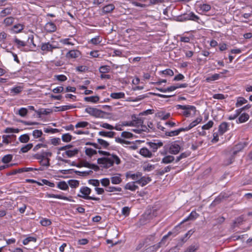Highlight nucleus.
Instances as JSON below:
<instances>
[{"label": "nucleus", "mask_w": 252, "mask_h": 252, "mask_svg": "<svg viewBox=\"0 0 252 252\" xmlns=\"http://www.w3.org/2000/svg\"><path fill=\"white\" fill-rule=\"evenodd\" d=\"M85 112L91 116L96 118H104L106 114L104 111L96 108L88 106L85 110Z\"/></svg>", "instance_id": "obj_1"}, {"label": "nucleus", "mask_w": 252, "mask_h": 252, "mask_svg": "<svg viewBox=\"0 0 252 252\" xmlns=\"http://www.w3.org/2000/svg\"><path fill=\"white\" fill-rule=\"evenodd\" d=\"M97 163L102 164L104 168H108L114 165V161L110 158H101L97 159Z\"/></svg>", "instance_id": "obj_2"}, {"label": "nucleus", "mask_w": 252, "mask_h": 252, "mask_svg": "<svg viewBox=\"0 0 252 252\" xmlns=\"http://www.w3.org/2000/svg\"><path fill=\"white\" fill-rule=\"evenodd\" d=\"M176 108L177 109H183L185 111L183 112V115L186 117H188L190 115V110L194 111L195 112L196 111V108L195 106L192 105H177Z\"/></svg>", "instance_id": "obj_3"}, {"label": "nucleus", "mask_w": 252, "mask_h": 252, "mask_svg": "<svg viewBox=\"0 0 252 252\" xmlns=\"http://www.w3.org/2000/svg\"><path fill=\"white\" fill-rule=\"evenodd\" d=\"M147 144L149 146L152 152H155L158 148L162 146L163 143L161 141L154 140L153 142H147Z\"/></svg>", "instance_id": "obj_4"}, {"label": "nucleus", "mask_w": 252, "mask_h": 252, "mask_svg": "<svg viewBox=\"0 0 252 252\" xmlns=\"http://www.w3.org/2000/svg\"><path fill=\"white\" fill-rule=\"evenodd\" d=\"M80 191L83 195L78 194V196L85 199H89V197H91L89 194L91 192V189L87 187H82Z\"/></svg>", "instance_id": "obj_5"}, {"label": "nucleus", "mask_w": 252, "mask_h": 252, "mask_svg": "<svg viewBox=\"0 0 252 252\" xmlns=\"http://www.w3.org/2000/svg\"><path fill=\"white\" fill-rule=\"evenodd\" d=\"M79 150L75 148L72 150H68L62 154L63 158H72L78 154Z\"/></svg>", "instance_id": "obj_6"}, {"label": "nucleus", "mask_w": 252, "mask_h": 252, "mask_svg": "<svg viewBox=\"0 0 252 252\" xmlns=\"http://www.w3.org/2000/svg\"><path fill=\"white\" fill-rule=\"evenodd\" d=\"M58 47L54 46L50 43V42L43 43L41 46V49L42 51L46 52H52L54 49H57Z\"/></svg>", "instance_id": "obj_7"}, {"label": "nucleus", "mask_w": 252, "mask_h": 252, "mask_svg": "<svg viewBox=\"0 0 252 252\" xmlns=\"http://www.w3.org/2000/svg\"><path fill=\"white\" fill-rule=\"evenodd\" d=\"M180 150V146L176 143H174L170 145L169 149V152L171 154L176 155L179 153Z\"/></svg>", "instance_id": "obj_8"}, {"label": "nucleus", "mask_w": 252, "mask_h": 252, "mask_svg": "<svg viewBox=\"0 0 252 252\" xmlns=\"http://www.w3.org/2000/svg\"><path fill=\"white\" fill-rule=\"evenodd\" d=\"M81 55V53L77 50H72L68 52L65 57L68 59H76L79 57Z\"/></svg>", "instance_id": "obj_9"}, {"label": "nucleus", "mask_w": 252, "mask_h": 252, "mask_svg": "<svg viewBox=\"0 0 252 252\" xmlns=\"http://www.w3.org/2000/svg\"><path fill=\"white\" fill-rule=\"evenodd\" d=\"M44 29L47 32H53L57 30L56 25L51 22H48L44 26Z\"/></svg>", "instance_id": "obj_10"}, {"label": "nucleus", "mask_w": 252, "mask_h": 252, "mask_svg": "<svg viewBox=\"0 0 252 252\" xmlns=\"http://www.w3.org/2000/svg\"><path fill=\"white\" fill-rule=\"evenodd\" d=\"M24 25L21 24H17L14 25L10 29L12 32L18 33L21 32L24 29Z\"/></svg>", "instance_id": "obj_11"}, {"label": "nucleus", "mask_w": 252, "mask_h": 252, "mask_svg": "<svg viewBox=\"0 0 252 252\" xmlns=\"http://www.w3.org/2000/svg\"><path fill=\"white\" fill-rule=\"evenodd\" d=\"M46 196L48 198L52 197V198H55L66 200H68L69 201H73V200L71 199V197H68L63 196H62L61 195H59V194H50V193H47L46 194Z\"/></svg>", "instance_id": "obj_12"}, {"label": "nucleus", "mask_w": 252, "mask_h": 252, "mask_svg": "<svg viewBox=\"0 0 252 252\" xmlns=\"http://www.w3.org/2000/svg\"><path fill=\"white\" fill-rule=\"evenodd\" d=\"M228 124L223 122L220 124L219 127V132L220 135H223L228 129Z\"/></svg>", "instance_id": "obj_13"}, {"label": "nucleus", "mask_w": 252, "mask_h": 252, "mask_svg": "<svg viewBox=\"0 0 252 252\" xmlns=\"http://www.w3.org/2000/svg\"><path fill=\"white\" fill-rule=\"evenodd\" d=\"M136 184H137L136 181L129 182L125 185L124 188L125 189L135 191L138 188V187L136 185Z\"/></svg>", "instance_id": "obj_14"}, {"label": "nucleus", "mask_w": 252, "mask_h": 252, "mask_svg": "<svg viewBox=\"0 0 252 252\" xmlns=\"http://www.w3.org/2000/svg\"><path fill=\"white\" fill-rule=\"evenodd\" d=\"M52 110L50 109H43L41 108L38 110H35V112L38 115V118H40L42 115H48L52 112Z\"/></svg>", "instance_id": "obj_15"}, {"label": "nucleus", "mask_w": 252, "mask_h": 252, "mask_svg": "<svg viewBox=\"0 0 252 252\" xmlns=\"http://www.w3.org/2000/svg\"><path fill=\"white\" fill-rule=\"evenodd\" d=\"M246 146V143H240L236 145L233 149V155L235 156Z\"/></svg>", "instance_id": "obj_16"}, {"label": "nucleus", "mask_w": 252, "mask_h": 252, "mask_svg": "<svg viewBox=\"0 0 252 252\" xmlns=\"http://www.w3.org/2000/svg\"><path fill=\"white\" fill-rule=\"evenodd\" d=\"M139 153L142 156L145 158H151L152 157V153L150 151L148 148L143 147L140 150Z\"/></svg>", "instance_id": "obj_17"}, {"label": "nucleus", "mask_w": 252, "mask_h": 252, "mask_svg": "<svg viewBox=\"0 0 252 252\" xmlns=\"http://www.w3.org/2000/svg\"><path fill=\"white\" fill-rule=\"evenodd\" d=\"M199 216V214H197L195 211H192L190 215L185 219H184L180 224L184 223L188 220H192L196 219Z\"/></svg>", "instance_id": "obj_18"}, {"label": "nucleus", "mask_w": 252, "mask_h": 252, "mask_svg": "<svg viewBox=\"0 0 252 252\" xmlns=\"http://www.w3.org/2000/svg\"><path fill=\"white\" fill-rule=\"evenodd\" d=\"M13 8L12 6L5 8L4 9L1 11L0 13V16L2 17H4L6 16L7 15L11 14L13 11Z\"/></svg>", "instance_id": "obj_19"}, {"label": "nucleus", "mask_w": 252, "mask_h": 252, "mask_svg": "<svg viewBox=\"0 0 252 252\" xmlns=\"http://www.w3.org/2000/svg\"><path fill=\"white\" fill-rule=\"evenodd\" d=\"M199 249L198 244H192L189 246L184 252H196Z\"/></svg>", "instance_id": "obj_20"}, {"label": "nucleus", "mask_w": 252, "mask_h": 252, "mask_svg": "<svg viewBox=\"0 0 252 252\" xmlns=\"http://www.w3.org/2000/svg\"><path fill=\"white\" fill-rule=\"evenodd\" d=\"M15 18L13 17L9 16L5 18L3 21V24L5 27L11 26L14 22Z\"/></svg>", "instance_id": "obj_21"}, {"label": "nucleus", "mask_w": 252, "mask_h": 252, "mask_svg": "<svg viewBox=\"0 0 252 252\" xmlns=\"http://www.w3.org/2000/svg\"><path fill=\"white\" fill-rule=\"evenodd\" d=\"M98 134L100 136L104 137H107L109 138H112L114 137L116 134V132L114 131H100L98 132Z\"/></svg>", "instance_id": "obj_22"}, {"label": "nucleus", "mask_w": 252, "mask_h": 252, "mask_svg": "<svg viewBox=\"0 0 252 252\" xmlns=\"http://www.w3.org/2000/svg\"><path fill=\"white\" fill-rule=\"evenodd\" d=\"M97 141L101 148H103L104 149H109L110 144L108 142L100 138L97 139Z\"/></svg>", "instance_id": "obj_23"}, {"label": "nucleus", "mask_w": 252, "mask_h": 252, "mask_svg": "<svg viewBox=\"0 0 252 252\" xmlns=\"http://www.w3.org/2000/svg\"><path fill=\"white\" fill-rule=\"evenodd\" d=\"M84 100L87 102L95 103L99 100V97L97 95L85 97Z\"/></svg>", "instance_id": "obj_24"}, {"label": "nucleus", "mask_w": 252, "mask_h": 252, "mask_svg": "<svg viewBox=\"0 0 252 252\" xmlns=\"http://www.w3.org/2000/svg\"><path fill=\"white\" fill-rule=\"evenodd\" d=\"M110 96L114 99L124 98L125 94L123 92L113 93L111 94Z\"/></svg>", "instance_id": "obj_25"}, {"label": "nucleus", "mask_w": 252, "mask_h": 252, "mask_svg": "<svg viewBox=\"0 0 252 252\" xmlns=\"http://www.w3.org/2000/svg\"><path fill=\"white\" fill-rule=\"evenodd\" d=\"M175 159V158L173 156L168 155L165 156L162 159L161 163L168 164L172 162Z\"/></svg>", "instance_id": "obj_26"}, {"label": "nucleus", "mask_w": 252, "mask_h": 252, "mask_svg": "<svg viewBox=\"0 0 252 252\" xmlns=\"http://www.w3.org/2000/svg\"><path fill=\"white\" fill-rule=\"evenodd\" d=\"M243 221V218L242 217H239L236 218L233 222V224L231 226L232 228L238 226L242 223Z\"/></svg>", "instance_id": "obj_27"}, {"label": "nucleus", "mask_w": 252, "mask_h": 252, "mask_svg": "<svg viewBox=\"0 0 252 252\" xmlns=\"http://www.w3.org/2000/svg\"><path fill=\"white\" fill-rule=\"evenodd\" d=\"M115 8V6L112 4H108L103 7L102 10L105 13H108L112 12Z\"/></svg>", "instance_id": "obj_28"}, {"label": "nucleus", "mask_w": 252, "mask_h": 252, "mask_svg": "<svg viewBox=\"0 0 252 252\" xmlns=\"http://www.w3.org/2000/svg\"><path fill=\"white\" fill-rule=\"evenodd\" d=\"M142 174L140 172H137L136 174H130V173H126V177L127 178L130 177L133 180H138V179L141 177Z\"/></svg>", "instance_id": "obj_29"}, {"label": "nucleus", "mask_w": 252, "mask_h": 252, "mask_svg": "<svg viewBox=\"0 0 252 252\" xmlns=\"http://www.w3.org/2000/svg\"><path fill=\"white\" fill-rule=\"evenodd\" d=\"M160 247V243L149 247L146 249L147 252H156Z\"/></svg>", "instance_id": "obj_30"}, {"label": "nucleus", "mask_w": 252, "mask_h": 252, "mask_svg": "<svg viewBox=\"0 0 252 252\" xmlns=\"http://www.w3.org/2000/svg\"><path fill=\"white\" fill-rule=\"evenodd\" d=\"M75 106L70 105H64L60 107H55L56 109H58L57 110H55V111H64L70 109H72L75 108Z\"/></svg>", "instance_id": "obj_31"}, {"label": "nucleus", "mask_w": 252, "mask_h": 252, "mask_svg": "<svg viewBox=\"0 0 252 252\" xmlns=\"http://www.w3.org/2000/svg\"><path fill=\"white\" fill-rule=\"evenodd\" d=\"M85 153L89 157H92L94 155H95L97 153V152L92 148H85Z\"/></svg>", "instance_id": "obj_32"}, {"label": "nucleus", "mask_w": 252, "mask_h": 252, "mask_svg": "<svg viewBox=\"0 0 252 252\" xmlns=\"http://www.w3.org/2000/svg\"><path fill=\"white\" fill-rule=\"evenodd\" d=\"M132 117H134L133 121L134 123V126H141L143 124V120L141 118H137L135 116H132Z\"/></svg>", "instance_id": "obj_33"}, {"label": "nucleus", "mask_w": 252, "mask_h": 252, "mask_svg": "<svg viewBox=\"0 0 252 252\" xmlns=\"http://www.w3.org/2000/svg\"><path fill=\"white\" fill-rule=\"evenodd\" d=\"M33 147V145L32 143H29L26 145L24 146L21 148L20 153H25L31 150Z\"/></svg>", "instance_id": "obj_34"}, {"label": "nucleus", "mask_w": 252, "mask_h": 252, "mask_svg": "<svg viewBox=\"0 0 252 252\" xmlns=\"http://www.w3.org/2000/svg\"><path fill=\"white\" fill-rule=\"evenodd\" d=\"M57 187L61 189L62 190H67L68 189V185L66 183L65 181H61L58 183L57 185Z\"/></svg>", "instance_id": "obj_35"}, {"label": "nucleus", "mask_w": 252, "mask_h": 252, "mask_svg": "<svg viewBox=\"0 0 252 252\" xmlns=\"http://www.w3.org/2000/svg\"><path fill=\"white\" fill-rule=\"evenodd\" d=\"M248 102L247 100L243 97H239L238 98L236 106L237 107L242 106L243 104L246 103Z\"/></svg>", "instance_id": "obj_36"}, {"label": "nucleus", "mask_w": 252, "mask_h": 252, "mask_svg": "<svg viewBox=\"0 0 252 252\" xmlns=\"http://www.w3.org/2000/svg\"><path fill=\"white\" fill-rule=\"evenodd\" d=\"M14 43L16 44L18 48H20L21 47H25L26 45V43L23 41L15 38L14 40Z\"/></svg>", "instance_id": "obj_37"}, {"label": "nucleus", "mask_w": 252, "mask_h": 252, "mask_svg": "<svg viewBox=\"0 0 252 252\" xmlns=\"http://www.w3.org/2000/svg\"><path fill=\"white\" fill-rule=\"evenodd\" d=\"M249 119V116L248 114L243 113L239 118L238 121L240 123L246 122Z\"/></svg>", "instance_id": "obj_38"}, {"label": "nucleus", "mask_w": 252, "mask_h": 252, "mask_svg": "<svg viewBox=\"0 0 252 252\" xmlns=\"http://www.w3.org/2000/svg\"><path fill=\"white\" fill-rule=\"evenodd\" d=\"M34 36L32 34L30 35L28 39V44L31 48L36 47V45L34 44L33 41Z\"/></svg>", "instance_id": "obj_39"}, {"label": "nucleus", "mask_w": 252, "mask_h": 252, "mask_svg": "<svg viewBox=\"0 0 252 252\" xmlns=\"http://www.w3.org/2000/svg\"><path fill=\"white\" fill-rule=\"evenodd\" d=\"M19 140L21 143H27L30 140V137L27 134H25L21 135Z\"/></svg>", "instance_id": "obj_40"}, {"label": "nucleus", "mask_w": 252, "mask_h": 252, "mask_svg": "<svg viewBox=\"0 0 252 252\" xmlns=\"http://www.w3.org/2000/svg\"><path fill=\"white\" fill-rule=\"evenodd\" d=\"M188 240V238L187 237H185V236L184 235V237H182L179 241L178 243H177V245L176 246L177 247L180 249L184 243H185L187 240Z\"/></svg>", "instance_id": "obj_41"}, {"label": "nucleus", "mask_w": 252, "mask_h": 252, "mask_svg": "<svg viewBox=\"0 0 252 252\" xmlns=\"http://www.w3.org/2000/svg\"><path fill=\"white\" fill-rule=\"evenodd\" d=\"M23 90V87L21 86H17L12 88L10 90L11 93H14V94H17L20 93Z\"/></svg>", "instance_id": "obj_42"}, {"label": "nucleus", "mask_w": 252, "mask_h": 252, "mask_svg": "<svg viewBox=\"0 0 252 252\" xmlns=\"http://www.w3.org/2000/svg\"><path fill=\"white\" fill-rule=\"evenodd\" d=\"M12 155H6L2 158L1 161L3 163H8L12 160Z\"/></svg>", "instance_id": "obj_43"}, {"label": "nucleus", "mask_w": 252, "mask_h": 252, "mask_svg": "<svg viewBox=\"0 0 252 252\" xmlns=\"http://www.w3.org/2000/svg\"><path fill=\"white\" fill-rule=\"evenodd\" d=\"M39 163L41 166L48 167L50 165V159L49 158L41 159L39 161Z\"/></svg>", "instance_id": "obj_44"}, {"label": "nucleus", "mask_w": 252, "mask_h": 252, "mask_svg": "<svg viewBox=\"0 0 252 252\" xmlns=\"http://www.w3.org/2000/svg\"><path fill=\"white\" fill-rule=\"evenodd\" d=\"M111 181L113 184H119L122 180L119 176H113L111 178Z\"/></svg>", "instance_id": "obj_45"}, {"label": "nucleus", "mask_w": 252, "mask_h": 252, "mask_svg": "<svg viewBox=\"0 0 252 252\" xmlns=\"http://www.w3.org/2000/svg\"><path fill=\"white\" fill-rule=\"evenodd\" d=\"M62 138L63 142H69L72 139V136L69 133H66L62 135Z\"/></svg>", "instance_id": "obj_46"}, {"label": "nucleus", "mask_w": 252, "mask_h": 252, "mask_svg": "<svg viewBox=\"0 0 252 252\" xmlns=\"http://www.w3.org/2000/svg\"><path fill=\"white\" fill-rule=\"evenodd\" d=\"M110 68L108 65L101 66L99 68V71L101 73H105L109 72Z\"/></svg>", "instance_id": "obj_47"}, {"label": "nucleus", "mask_w": 252, "mask_h": 252, "mask_svg": "<svg viewBox=\"0 0 252 252\" xmlns=\"http://www.w3.org/2000/svg\"><path fill=\"white\" fill-rule=\"evenodd\" d=\"M220 74L216 73L209 77H207L206 78V81L207 82H209L211 81L217 80L219 79L220 78Z\"/></svg>", "instance_id": "obj_48"}, {"label": "nucleus", "mask_w": 252, "mask_h": 252, "mask_svg": "<svg viewBox=\"0 0 252 252\" xmlns=\"http://www.w3.org/2000/svg\"><path fill=\"white\" fill-rule=\"evenodd\" d=\"M202 120V119L201 117L197 118L196 119V120H195L194 121L192 122L189 125V127H191V128H193V127L196 126L197 124H199L201 122Z\"/></svg>", "instance_id": "obj_49"}, {"label": "nucleus", "mask_w": 252, "mask_h": 252, "mask_svg": "<svg viewBox=\"0 0 252 252\" xmlns=\"http://www.w3.org/2000/svg\"><path fill=\"white\" fill-rule=\"evenodd\" d=\"M68 183L71 188H76L79 185V182L75 180H70L68 181Z\"/></svg>", "instance_id": "obj_50"}, {"label": "nucleus", "mask_w": 252, "mask_h": 252, "mask_svg": "<svg viewBox=\"0 0 252 252\" xmlns=\"http://www.w3.org/2000/svg\"><path fill=\"white\" fill-rule=\"evenodd\" d=\"M171 167L170 166H167L165 167L163 169L159 170L158 171L157 174L159 175H163L164 173L169 172Z\"/></svg>", "instance_id": "obj_51"}, {"label": "nucleus", "mask_w": 252, "mask_h": 252, "mask_svg": "<svg viewBox=\"0 0 252 252\" xmlns=\"http://www.w3.org/2000/svg\"><path fill=\"white\" fill-rule=\"evenodd\" d=\"M136 182L142 187H144L147 184V181L145 180V177H141L140 179L136 181Z\"/></svg>", "instance_id": "obj_52"}, {"label": "nucleus", "mask_w": 252, "mask_h": 252, "mask_svg": "<svg viewBox=\"0 0 252 252\" xmlns=\"http://www.w3.org/2000/svg\"><path fill=\"white\" fill-rule=\"evenodd\" d=\"M43 130L46 133H56L59 132L60 131L57 128H53L51 127H46L43 129Z\"/></svg>", "instance_id": "obj_53"}, {"label": "nucleus", "mask_w": 252, "mask_h": 252, "mask_svg": "<svg viewBox=\"0 0 252 252\" xmlns=\"http://www.w3.org/2000/svg\"><path fill=\"white\" fill-rule=\"evenodd\" d=\"M89 125V123L87 122H80L77 123L75 125L76 128L85 127Z\"/></svg>", "instance_id": "obj_54"}, {"label": "nucleus", "mask_w": 252, "mask_h": 252, "mask_svg": "<svg viewBox=\"0 0 252 252\" xmlns=\"http://www.w3.org/2000/svg\"><path fill=\"white\" fill-rule=\"evenodd\" d=\"M42 134V131L41 130L36 129L32 132V135L35 138L40 137Z\"/></svg>", "instance_id": "obj_55"}, {"label": "nucleus", "mask_w": 252, "mask_h": 252, "mask_svg": "<svg viewBox=\"0 0 252 252\" xmlns=\"http://www.w3.org/2000/svg\"><path fill=\"white\" fill-rule=\"evenodd\" d=\"M180 133L179 129L176 130L171 131L170 132H166L165 135L168 136H174L179 135Z\"/></svg>", "instance_id": "obj_56"}, {"label": "nucleus", "mask_w": 252, "mask_h": 252, "mask_svg": "<svg viewBox=\"0 0 252 252\" xmlns=\"http://www.w3.org/2000/svg\"><path fill=\"white\" fill-rule=\"evenodd\" d=\"M200 9L203 12H208L211 9V6L208 4H203L200 5Z\"/></svg>", "instance_id": "obj_57"}, {"label": "nucleus", "mask_w": 252, "mask_h": 252, "mask_svg": "<svg viewBox=\"0 0 252 252\" xmlns=\"http://www.w3.org/2000/svg\"><path fill=\"white\" fill-rule=\"evenodd\" d=\"M28 109L26 108H21L18 111V114L22 116L25 117L28 113Z\"/></svg>", "instance_id": "obj_58"}, {"label": "nucleus", "mask_w": 252, "mask_h": 252, "mask_svg": "<svg viewBox=\"0 0 252 252\" xmlns=\"http://www.w3.org/2000/svg\"><path fill=\"white\" fill-rule=\"evenodd\" d=\"M41 224L44 226H49L51 224V221L47 219H43L40 221Z\"/></svg>", "instance_id": "obj_59"}, {"label": "nucleus", "mask_w": 252, "mask_h": 252, "mask_svg": "<svg viewBox=\"0 0 252 252\" xmlns=\"http://www.w3.org/2000/svg\"><path fill=\"white\" fill-rule=\"evenodd\" d=\"M214 122L212 121H209L206 124L203 125L202 127L203 129H209L213 126Z\"/></svg>", "instance_id": "obj_60"}, {"label": "nucleus", "mask_w": 252, "mask_h": 252, "mask_svg": "<svg viewBox=\"0 0 252 252\" xmlns=\"http://www.w3.org/2000/svg\"><path fill=\"white\" fill-rule=\"evenodd\" d=\"M222 200L221 199V198L219 196L217 197L213 201V202L211 203V206L213 207L216 206L217 205L220 204L221 202H222Z\"/></svg>", "instance_id": "obj_61"}, {"label": "nucleus", "mask_w": 252, "mask_h": 252, "mask_svg": "<svg viewBox=\"0 0 252 252\" xmlns=\"http://www.w3.org/2000/svg\"><path fill=\"white\" fill-rule=\"evenodd\" d=\"M101 183L103 186L108 187L110 185V180L108 178H103L101 180Z\"/></svg>", "instance_id": "obj_62"}, {"label": "nucleus", "mask_w": 252, "mask_h": 252, "mask_svg": "<svg viewBox=\"0 0 252 252\" xmlns=\"http://www.w3.org/2000/svg\"><path fill=\"white\" fill-rule=\"evenodd\" d=\"M190 13V20L194 21L195 22H198V21L199 20V17L196 15L193 12H191Z\"/></svg>", "instance_id": "obj_63"}, {"label": "nucleus", "mask_w": 252, "mask_h": 252, "mask_svg": "<svg viewBox=\"0 0 252 252\" xmlns=\"http://www.w3.org/2000/svg\"><path fill=\"white\" fill-rule=\"evenodd\" d=\"M89 183L95 187H98L99 186V181L96 179H90L89 180Z\"/></svg>", "instance_id": "obj_64"}]
</instances>
